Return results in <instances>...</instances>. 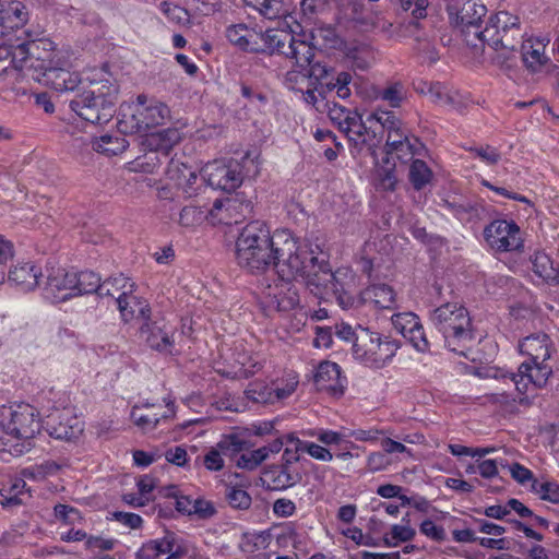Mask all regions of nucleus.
I'll return each instance as SVG.
<instances>
[{"label":"nucleus","instance_id":"obj_1","mask_svg":"<svg viewBox=\"0 0 559 559\" xmlns=\"http://www.w3.org/2000/svg\"><path fill=\"white\" fill-rule=\"evenodd\" d=\"M299 241L288 229L272 234L265 222L251 221L237 237L236 261L252 274L264 273L273 266L277 275L292 276L297 269L290 259L297 252Z\"/></svg>","mask_w":559,"mask_h":559},{"label":"nucleus","instance_id":"obj_2","mask_svg":"<svg viewBox=\"0 0 559 559\" xmlns=\"http://www.w3.org/2000/svg\"><path fill=\"white\" fill-rule=\"evenodd\" d=\"M519 348L521 354L527 356L516 373L503 376L514 386L513 391L497 390L490 394L491 400L503 406L513 404H527L530 399L535 396L537 391L547 384L552 374V367L548 364L552 353L554 344L545 333H536L524 337Z\"/></svg>","mask_w":559,"mask_h":559},{"label":"nucleus","instance_id":"obj_3","mask_svg":"<svg viewBox=\"0 0 559 559\" xmlns=\"http://www.w3.org/2000/svg\"><path fill=\"white\" fill-rule=\"evenodd\" d=\"M53 62L66 64L67 51L57 50L48 38L26 40L16 35L15 43L11 38L0 43V83L13 85L25 78L35 80V74Z\"/></svg>","mask_w":559,"mask_h":559},{"label":"nucleus","instance_id":"obj_4","mask_svg":"<svg viewBox=\"0 0 559 559\" xmlns=\"http://www.w3.org/2000/svg\"><path fill=\"white\" fill-rule=\"evenodd\" d=\"M265 47L272 52L283 55L295 60L298 69L285 74L284 84L287 88L302 92L313 80L323 85L328 78V67L320 62H312L314 47L308 41L306 34H294L286 29L272 28L263 35Z\"/></svg>","mask_w":559,"mask_h":559},{"label":"nucleus","instance_id":"obj_5","mask_svg":"<svg viewBox=\"0 0 559 559\" xmlns=\"http://www.w3.org/2000/svg\"><path fill=\"white\" fill-rule=\"evenodd\" d=\"M293 265L297 269L292 276L285 278H301L306 288L319 299L331 296L332 269L324 243L318 238L299 241L297 252L292 257Z\"/></svg>","mask_w":559,"mask_h":559},{"label":"nucleus","instance_id":"obj_6","mask_svg":"<svg viewBox=\"0 0 559 559\" xmlns=\"http://www.w3.org/2000/svg\"><path fill=\"white\" fill-rule=\"evenodd\" d=\"M293 265L297 269L292 276L285 278H301L306 288L319 299L331 296L332 269L324 243L318 238L299 241L297 252L292 257Z\"/></svg>","mask_w":559,"mask_h":559},{"label":"nucleus","instance_id":"obj_7","mask_svg":"<svg viewBox=\"0 0 559 559\" xmlns=\"http://www.w3.org/2000/svg\"><path fill=\"white\" fill-rule=\"evenodd\" d=\"M430 322L442 334L444 345L451 352L466 356L465 350L474 341L472 319L467 309L459 302H447L435 308Z\"/></svg>","mask_w":559,"mask_h":559},{"label":"nucleus","instance_id":"obj_8","mask_svg":"<svg viewBox=\"0 0 559 559\" xmlns=\"http://www.w3.org/2000/svg\"><path fill=\"white\" fill-rule=\"evenodd\" d=\"M1 439L8 444L12 440L22 441L21 449L15 452L22 453L25 444L31 445V440L41 429V419L39 412L27 403H17L9 406H2L0 411Z\"/></svg>","mask_w":559,"mask_h":559},{"label":"nucleus","instance_id":"obj_9","mask_svg":"<svg viewBox=\"0 0 559 559\" xmlns=\"http://www.w3.org/2000/svg\"><path fill=\"white\" fill-rule=\"evenodd\" d=\"M169 119L170 109L165 103L141 94L132 105L121 108L119 128L124 132L141 133L163 126Z\"/></svg>","mask_w":559,"mask_h":559},{"label":"nucleus","instance_id":"obj_10","mask_svg":"<svg viewBox=\"0 0 559 559\" xmlns=\"http://www.w3.org/2000/svg\"><path fill=\"white\" fill-rule=\"evenodd\" d=\"M400 347L397 340L359 325V334L353 344V356L367 367L381 369L392 361Z\"/></svg>","mask_w":559,"mask_h":559},{"label":"nucleus","instance_id":"obj_11","mask_svg":"<svg viewBox=\"0 0 559 559\" xmlns=\"http://www.w3.org/2000/svg\"><path fill=\"white\" fill-rule=\"evenodd\" d=\"M102 88L84 90L75 95L69 103L70 109L92 124L110 121L116 112V88L108 87L106 93Z\"/></svg>","mask_w":559,"mask_h":559},{"label":"nucleus","instance_id":"obj_12","mask_svg":"<svg viewBox=\"0 0 559 559\" xmlns=\"http://www.w3.org/2000/svg\"><path fill=\"white\" fill-rule=\"evenodd\" d=\"M479 39L495 49L514 50L524 38L520 17L508 11L490 16L486 27L478 34Z\"/></svg>","mask_w":559,"mask_h":559},{"label":"nucleus","instance_id":"obj_13","mask_svg":"<svg viewBox=\"0 0 559 559\" xmlns=\"http://www.w3.org/2000/svg\"><path fill=\"white\" fill-rule=\"evenodd\" d=\"M112 285L116 292L121 293L116 297V305L123 322L148 320L152 309L147 300L134 294L136 285L129 277L119 274L114 277Z\"/></svg>","mask_w":559,"mask_h":559},{"label":"nucleus","instance_id":"obj_14","mask_svg":"<svg viewBox=\"0 0 559 559\" xmlns=\"http://www.w3.org/2000/svg\"><path fill=\"white\" fill-rule=\"evenodd\" d=\"M202 179L213 189L231 192L243 181V166L236 159L214 160L202 169Z\"/></svg>","mask_w":559,"mask_h":559},{"label":"nucleus","instance_id":"obj_15","mask_svg":"<svg viewBox=\"0 0 559 559\" xmlns=\"http://www.w3.org/2000/svg\"><path fill=\"white\" fill-rule=\"evenodd\" d=\"M181 139L178 129L168 128L163 131L150 134L147 142L151 151L132 162V170L154 173L155 167L162 164L159 154L166 159L171 147Z\"/></svg>","mask_w":559,"mask_h":559},{"label":"nucleus","instance_id":"obj_16","mask_svg":"<svg viewBox=\"0 0 559 559\" xmlns=\"http://www.w3.org/2000/svg\"><path fill=\"white\" fill-rule=\"evenodd\" d=\"M489 247L497 252L518 251L523 248V238L514 221L495 219L484 229Z\"/></svg>","mask_w":559,"mask_h":559},{"label":"nucleus","instance_id":"obj_17","mask_svg":"<svg viewBox=\"0 0 559 559\" xmlns=\"http://www.w3.org/2000/svg\"><path fill=\"white\" fill-rule=\"evenodd\" d=\"M297 278H285L277 275L273 284H267L262 290L266 307L280 312H287L299 307L300 297L296 285Z\"/></svg>","mask_w":559,"mask_h":559},{"label":"nucleus","instance_id":"obj_18","mask_svg":"<svg viewBox=\"0 0 559 559\" xmlns=\"http://www.w3.org/2000/svg\"><path fill=\"white\" fill-rule=\"evenodd\" d=\"M187 552L183 540L174 532H165L163 537L150 539L135 552L136 559H159L167 555V559H179Z\"/></svg>","mask_w":559,"mask_h":559},{"label":"nucleus","instance_id":"obj_19","mask_svg":"<svg viewBox=\"0 0 559 559\" xmlns=\"http://www.w3.org/2000/svg\"><path fill=\"white\" fill-rule=\"evenodd\" d=\"M521 43L522 61L526 70L532 74L547 73L552 67L551 59L545 52L550 39L546 36H530Z\"/></svg>","mask_w":559,"mask_h":559},{"label":"nucleus","instance_id":"obj_20","mask_svg":"<svg viewBox=\"0 0 559 559\" xmlns=\"http://www.w3.org/2000/svg\"><path fill=\"white\" fill-rule=\"evenodd\" d=\"M140 337L154 350L170 353L174 346L173 328L162 317H148L139 328Z\"/></svg>","mask_w":559,"mask_h":559},{"label":"nucleus","instance_id":"obj_21","mask_svg":"<svg viewBox=\"0 0 559 559\" xmlns=\"http://www.w3.org/2000/svg\"><path fill=\"white\" fill-rule=\"evenodd\" d=\"M28 21V12L24 3L11 1L7 4L0 3V43L8 41L9 38L15 43V36H24L23 29Z\"/></svg>","mask_w":559,"mask_h":559},{"label":"nucleus","instance_id":"obj_22","mask_svg":"<svg viewBox=\"0 0 559 559\" xmlns=\"http://www.w3.org/2000/svg\"><path fill=\"white\" fill-rule=\"evenodd\" d=\"M70 58L67 52L66 64L53 62L40 74H35L34 81L43 83L57 92H73L82 83V79L78 72L70 71Z\"/></svg>","mask_w":559,"mask_h":559},{"label":"nucleus","instance_id":"obj_23","mask_svg":"<svg viewBox=\"0 0 559 559\" xmlns=\"http://www.w3.org/2000/svg\"><path fill=\"white\" fill-rule=\"evenodd\" d=\"M250 202H241L237 198L217 199L214 201L209 212V224L215 226L219 224H237L247 213L251 212Z\"/></svg>","mask_w":559,"mask_h":559},{"label":"nucleus","instance_id":"obj_24","mask_svg":"<svg viewBox=\"0 0 559 559\" xmlns=\"http://www.w3.org/2000/svg\"><path fill=\"white\" fill-rule=\"evenodd\" d=\"M245 444V440L239 436L229 435L212 447L202 457H197L195 463L201 461L209 472L222 471L225 466L224 456L241 452Z\"/></svg>","mask_w":559,"mask_h":559},{"label":"nucleus","instance_id":"obj_25","mask_svg":"<svg viewBox=\"0 0 559 559\" xmlns=\"http://www.w3.org/2000/svg\"><path fill=\"white\" fill-rule=\"evenodd\" d=\"M72 272L62 267H52L47 275L44 296L51 302H63L73 298Z\"/></svg>","mask_w":559,"mask_h":559},{"label":"nucleus","instance_id":"obj_26","mask_svg":"<svg viewBox=\"0 0 559 559\" xmlns=\"http://www.w3.org/2000/svg\"><path fill=\"white\" fill-rule=\"evenodd\" d=\"M47 418V431L55 439L71 441L83 432V423L70 409L63 408L57 416L49 414Z\"/></svg>","mask_w":559,"mask_h":559},{"label":"nucleus","instance_id":"obj_27","mask_svg":"<svg viewBox=\"0 0 559 559\" xmlns=\"http://www.w3.org/2000/svg\"><path fill=\"white\" fill-rule=\"evenodd\" d=\"M353 117L348 129L344 131L348 141L357 152L364 148L374 150L380 144L381 136L378 135L373 123H369L367 119L364 121L358 114Z\"/></svg>","mask_w":559,"mask_h":559},{"label":"nucleus","instance_id":"obj_28","mask_svg":"<svg viewBox=\"0 0 559 559\" xmlns=\"http://www.w3.org/2000/svg\"><path fill=\"white\" fill-rule=\"evenodd\" d=\"M314 382L320 391H326L333 395H341L346 386V378L342 376L341 367L336 362L322 361L319 364Z\"/></svg>","mask_w":559,"mask_h":559},{"label":"nucleus","instance_id":"obj_29","mask_svg":"<svg viewBox=\"0 0 559 559\" xmlns=\"http://www.w3.org/2000/svg\"><path fill=\"white\" fill-rule=\"evenodd\" d=\"M444 1L449 16L455 17L456 22L462 25H476L487 12L486 5L480 0H467L462 7H460L459 0Z\"/></svg>","mask_w":559,"mask_h":559},{"label":"nucleus","instance_id":"obj_30","mask_svg":"<svg viewBox=\"0 0 559 559\" xmlns=\"http://www.w3.org/2000/svg\"><path fill=\"white\" fill-rule=\"evenodd\" d=\"M73 276V296L86 295L96 293L99 297L115 296L109 285H112L114 277L108 278L100 283V277L93 271L72 272Z\"/></svg>","mask_w":559,"mask_h":559},{"label":"nucleus","instance_id":"obj_31","mask_svg":"<svg viewBox=\"0 0 559 559\" xmlns=\"http://www.w3.org/2000/svg\"><path fill=\"white\" fill-rule=\"evenodd\" d=\"M264 33H258L245 24L231 25L226 31L228 40L242 50L260 51L269 50L263 39Z\"/></svg>","mask_w":559,"mask_h":559},{"label":"nucleus","instance_id":"obj_32","mask_svg":"<svg viewBox=\"0 0 559 559\" xmlns=\"http://www.w3.org/2000/svg\"><path fill=\"white\" fill-rule=\"evenodd\" d=\"M173 221L185 233H198L206 223H209L207 207L190 202L178 211Z\"/></svg>","mask_w":559,"mask_h":559},{"label":"nucleus","instance_id":"obj_33","mask_svg":"<svg viewBox=\"0 0 559 559\" xmlns=\"http://www.w3.org/2000/svg\"><path fill=\"white\" fill-rule=\"evenodd\" d=\"M41 267L34 262H19L8 272V280L23 292H31L39 284Z\"/></svg>","mask_w":559,"mask_h":559},{"label":"nucleus","instance_id":"obj_34","mask_svg":"<svg viewBox=\"0 0 559 559\" xmlns=\"http://www.w3.org/2000/svg\"><path fill=\"white\" fill-rule=\"evenodd\" d=\"M265 479L272 490H285L301 481L302 468L280 464L266 472Z\"/></svg>","mask_w":559,"mask_h":559},{"label":"nucleus","instance_id":"obj_35","mask_svg":"<svg viewBox=\"0 0 559 559\" xmlns=\"http://www.w3.org/2000/svg\"><path fill=\"white\" fill-rule=\"evenodd\" d=\"M361 300L365 304L372 305L378 309H394L396 305V294L394 289L386 284H372L361 292Z\"/></svg>","mask_w":559,"mask_h":559},{"label":"nucleus","instance_id":"obj_36","mask_svg":"<svg viewBox=\"0 0 559 559\" xmlns=\"http://www.w3.org/2000/svg\"><path fill=\"white\" fill-rule=\"evenodd\" d=\"M331 296L335 297L340 305L345 306L349 302V292L355 286V274L352 269L342 266L332 271Z\"/></svg>","mask_w":559,"mask_h":559},{"label":"nucleus","instance_id":"obj_37","mask_svg":"<svg viewBox=\"0 0 559 559\" xmlns=\"http://www.w3.org/2000/svg\"><path fill=\"white\" fill-rule=\"evenodd\" d=\"M0 504L3 508H14L24 504L31 497L24 478H13L0 489Z\"/></svg>","mask_w":559,"mask_h":559},{"label":"nucleus","instance_id":"obj_38","mask_svg":"<svg viewBox=\"0 0 559 559\" xmlns=\"http://www.w3.org/2000/svg\"><path fill=\"white\" fill-rule=\"evenodd\" d=\"M167 411H165L162 415L156 413L154 414H143L141 413L139 407H134L131 412V419L139 428L143 431H152L156 428V426L160 423V420L168 419L175 415V405L173 402H168L166 404Z\"/></svg>","mask_w":559,"mask_h":559},{"label":"nucleus","instance_id":"obj_39","mask_svg":"<svg viewBox=\"0 0 559 559\" xmlns=\"http://www.w3.org/2000/svg\"><path fill=\"white\" fill-rule=\"evenodd\" d=\"M91 143L95 152L107 156L118 155L128 147L127 140L118 133L104 134L93 139Z\"/></svg>","mask_w":559,"mask_h":559},{"label":"nucleus","instance_id":"obj_40","mask_svg":"<svg viewBox=\"0 0 559 559\" xmlns=\"http://www.w3.org/2000/svg\"><path fill=\"white\" fill-rule=\"evenodd\" d=\"M235 364V369L230 372L235 378L251 377L262 368V364L258 357L246 352L237 354Z\"/></svg>","mask_w":559,"mask_h":559},{"label":"nucleus","instance_id":"obj_41","mask_svg":"<svg viewBox=\"0 0 559 559\" xmlns=\"http://www.w3.org/2000/svg\"><path fill=\"white\" fill-rule=\"evenodd\" d=\"M364 7L355 0H342L338 4V19L344 22H353L357 25H369L362 14Z\"/></svg>","mask_w":559,"mask_h":559},{"label":"nucleus","instance_id":"obj_42","mask_svg":"<svg viewBox=\"0 0 559 559\" xmlns=\"http://www.w3.org/2000/svg\"><path fill=\"white\" fill-rule=\"evenodd\" d=\"M531 262L534 273L546 282H554L558 277V270L554 267L552 260L547 253L536 251L531 257Z\"/></svg>","mask_w":559,"mask_h":559},{"label":"nucleus","instance_id":"obj_43","mask_svg":"<svg viewBox=\"0 0 559 559\" xmlns=\"http://www.w3.org/2000/svg\"><path fill=\"white\" fill-rule=\"evenodd\" d=\"M52 344L68 356H71L80 348L79 338L75 332L67 326H58L52 336Z\"/></svg>","mask_w":559,"mask_h":559},{"label":"nucleus","instance_id":"obj_44","mask_svg":"<svg viewBox=\"0 0 559 559\" xmlns=\"http://www.w3.org/2000/svg\"><path fill=\"white\" fill-rule=\"evenodd\" d=\"M416 144H418L417 139H414V142H412L411 139H404L403 141L401 138L399 140H392L389 143L386 155L395 157L402 163H407L414 159Z\"/></svg>","mask_w":559,"mask_h":559},{"label":"nucleus","instance_id":"obj_45","mask_svg":"<svg viewBox=\"0 0 559 559\" xmlns=\"http://www.w3.org/2000/svg\"><path fill=\"white\" fill-rule=\"evenodd\" d=\"M408 177L414 189L421 190L430 182L432 171L424 160L413 159L409 166Z\"/></svg>","mask_w":559,"mask_h":559},{"label":"nucleus","instance_id":"obj_46","mask_svg":"<svg viewBox=\"0 0 559 559\" xmlns=\"http://www.w3.org/2000/svg\"><path fill=\"white\" fill-rule=\"evenodd\" d=\"M158 9L166 16L169 23L179 26H186L190 23L189 11L171 1H162Z\"/></svg>","mask_w":559,"mask_h":559},{"label":"nucleus","instance_id":"obj_47","mask_svg":"<svg viewBox=\"0 0 559 559\" xmlns=\"http://www.w3.org/2000/svg\"><path fill=\"white\" fill-rule=\"evenodd\" d=\"M348 429L343 428L341 430L331 429H319L317 432H312L311 436L316 437L324 445H336L341 443H347L352 449H358L359 447L348 441Z\"/></svg>","mask_w":559,"mask_h":559},{"label":"nucleus","instance_id":"obj_48","mask_svg":"<svg viewBox=\"0 0 559 559\" xmlns=\"http://www.w3.org/2000/svg\"><path fill=\"white\" fill-rule=\"evenodd\" d=\"M367 121L369 123H377L380 126L382 130H385L389 133H393L396 130L402 128V122L397 117L390 111L376 109L368 117Z\"/></svg>","mask_w":559,"mask_h":559},{"label":"nucleus","instance_id":"obj_49","mask_svg":"<svg viewBox=\"0 0 559 559\" xmlns=\"http://www.w3.org/2000/svg\"><path fill=\"white\" fill-rule=\"evenodd\" d=\"M243 3L267 20L281 16L282 5L277 0H243Z\"/></svg>","mask_w":559,"mask_h":559},{"label":"nucleus","instance_id":"obj_50","mask_svg":"<svg viewBox=\"0 0 559 559\" xmlns=\"http://www.w3.org/2000/svg\"><path fill=\"white\" fill-rule=\"evenodd\" d=\"M330 69L328 68V78L323 79V85L328 91L336 90V94L340 98L345 99L350 96V90L348 87L352 82V74L348 72H340L336 78H330Z\"/></svg>","mask_w":559,"mask_h":559},{"label":"nucleus","instance_id":"obj_51","mask_svg":"<svg viewBox=\"0 0 559 559\" xmlns=\"http://www.w3.org/2000/svg\"><path fill=\"white\" fill-rule=\"evenodd\" d=\"M531 491L539 499L559 504V484L549 480H533Z\"/></svg>","mask_w":559,"mask_h":559},{"label":"nucleus","instance_id":"obj_52","mask_svg":"<svg viewBox=\"0 0 559 559\" xmlns=\"http://www.w3.org/2000/svg\"><path fill=\"white\" fill-rule=\"evenodd\" d=\"M416 532L408 524H394L390 532L384 536V545L395 547L400 543L409 542L414 538Z\"/></svg>","mask_w":559,"mask_h":559},{"label":"nucleus","instance_id":"obj_53","mask_svg":"<svg viewBox=\"0 0 559 559\" xmlns=\"http://www.w3.org/2000/svg\"><path fill=\"white\" fill-rule=\"evenodd\" d=\"M248 400L260 404H274L272 385L264 382H252L245 391Z\"/></svg>","mask_w":559,"mask_h":559},{"label":"nucleus","instance_id":"obj_54","mask_svg":"<svg viewBox=\"0 0 559 559\" xmlns=\"http://www.w3.org/2000/svg\"><path fill=\"white\" fill-rule=\"evenodd\" d=\"M356 115V111L335 103L329 107V118L342 132L348 129V124H350L352 118H354L353 116Z\"/></svg>","mask_w":559,"mask_h":559},{"label":"nucleus","instance_id":"obj_55","mask_svg":"<svg viewBox=\"0 0 559 559\" xmlns=\"http://www.w3.org/2000/svg\"><path fill=\"white\" fill-rule=\"evenodd\" d=\"M428 97L431 102L442 106L453 107L457 103L456 94L440 82L433 83Z\"/></svg>","mask_w":559,"mask_h":559},{"label":"nucleus","instance_id":"obj_56","mask_svg":"<svg viewBox=\"0 0 559 559\" xmlns=\"http://www.w3.org/2000/svg\"><path fill=\"white\" fill-rule=\"evenodd\" d=\"M391 321L393 328L403 336H407V333L420 323L419 318L414 312L394 313Z\"/></svg>","mask_w":559,"mask_h":559},{"label":"nucleus","instance_id":"obj_57","mask_svg":"<svg viewBox=\"0 0 559 559\" xmlns=\"http://www.w3.org/2000/svg\"><path fill=\"white\" fill-rule=\"evenodd\" d=\"M266 459H267V450L259 448V449L242 453L237 459L236 465L239 468L252 471V469H255Z\"/></svg>","mask_w":559,"mask_h":559},{"label":"nucleus","instance_id":"obj_58","mask_svg":"<svg viewBox=\"0 0 559 559\" xmlns=\"http://www.w3.org/2000/svg\"><path fill=\"white\" fill-rule=\"evenodd\" d=\"M297 444H299V449L302 452L309 454L312 459L321 461V462H331L334 459L332 452L318 443L306 440H296Z\"/></svg>","mask_w":559,"mask_h":559},{"label":"nucleus","instance_id":"obj_59","mask_svg":"<svg viewBox=\"0 0 559 559\" xmlns=\"http://www.w3.org/2000/svg\"><path fill=\"white\" fill-rule=\"evenodd\" d=\"M226 500L234 509L247 510L251 506L250 495L242 488L229 486L226 488Z\"/></svg>","mask_w":559,"mask_h":559},{"label":"nucleus","instance_id":"obj_60","mask_svg":"<svg viewBox=\"0 0 559 559\" xmlns=\"http://www.w3.org/2000/svg\"><path fill=\"white\" fill-rule=\"evenodd\" d=\"M406 95L405 87L402 83L395 82L384 87L380 93L379 97L386 102L391 107L397 108L401 106Z\"/></svg>","mask_w":559,"mask_h":559},{"label":"nucleus","instance_id":"obj_61","mask_svg":"<svg viewBox=\"0 0 559 559\" xmlns=\"http://www.w3.org/2000/svg\"><path fill=\"white\" fill-rule=\"evenodd\" d=\"M296 440H300L299 438L289 435L287 436V447L285 448L282 454L281 464L290 465L296 468H301L300 466V452L299 444H297Z\"/></svg>","mask_w":559,"mask_h":559},{"label":"nucleus","instance_id":"obj_62","mask_svg":"<svg viewBox=\"0 0 559 559\" xmlns=\"http://www.w3.org/2000/svg\"><path fill=\"white\" fill-rule=\"evenodd\" d=\"M191 166L187 165L178 158H171L167 164L166 175L170 180L178 185L179 182H182L186 176L191 178Z\"/></svg>","mask_w":559,"mask_h":559},{"label":"nucleus","instance_id":"obj_63","mask_svg":"<svg viewBox=\"0 0 559 559\" xmlns=\"http://www.w3.org/2000/svg\"><path fill=\"white\" fill-rule=\"evenodd\" d=\"M404 337L407 338L413 347L419 353H427L430 348V344L426 337L421 323H419L417 328L412 329L407 333V336Z\"/></svg>","mask_w":559,"mask_h":559},{"label":"nucleus","instance_id":"obj_64","mask_svg":"<svg viewBox=\"0 0 559 559\" xmlns=\"http://www.w3.org/2000/svg\"><path fill=\"white\" fill-rule=\"evenodd\" d=\"M499 466H501L503 468L507 466V464H504V461L502 459H500V460L488 459V460H483V461L478 462L477 471L483 478L492 479L498 476V474H499L498 467Z\"/></svg>","mask_w":559,"mask_h":559}]
</instances>
